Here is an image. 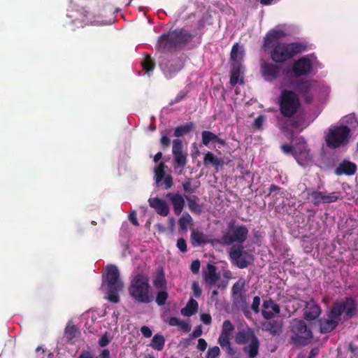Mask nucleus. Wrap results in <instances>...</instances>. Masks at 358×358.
Masks as SVG:
<instances>
[{"instance_id":"obj_1","label":"nucleus","mask_w":358,"mask_h":358,"mask_svg":"<svg viewBox=\"0 0 358 358\" xmlns=\"http://www.w3.org/2000/svg\"><path fill=\"white\" fill-rule=\"evenodd\" d=\"M343 313L345 319H350L356 315L357 305L352 297H345L343 301H336L333 303L327 313V318L322 317L318 320L320 333L327 334L336 329Z\"/></svg>"},{"instance_id":"obj_2","label":"nucleus","mask_w":358,"mask_h":358,"mask_svg":"<svg viewBox=\"0 0 358 358\" xmlns=\"http://www.w3.org/2000/svg\"><path fill=\"white\" fill-rule=\"evenodd\" d=\"M130 296L136 303H150L154 299L150 279L147 274L138 273L134 274L128 288Z\"/></svg>"},{"instance_id":"obj_3","label":"nucleus","mask_w":358,"mask_h":358,"mask_svg":"<svg viewBox=\"0 0 358 358\" xmlns=\"http://www.w3.org/2000/svg\"><path fill=\"white\" fill-rule=\"evenodd\" d=\"M192 38L193 36L185 30L175 29L159 37L157 49L164 53L170 52L180 45L191 41Z\"/></svg>"},{"instance_id":"obj_4","label":"nucleus","mask_w":358,"mask_h":358,"mask_svg":"<svg viewBox=\"0 0 358 358\" xmlns=\"http://www.w3.org/2000/svg\"><path fill=\"white\" fill-rule=\"evenodd\" d=\"M306 50L307 45L303 43H278L271 50L270 57L276 64H285Z\"/></svg>"},{"instance_id":"obj_5","label":"nucleus","mask_w":358,"mask_h":358,"mask_svg":"<svg viewBox=\"0 0 358 358\" xmlns=\"http://www.w3.org/2000/svg\"><path fill=\"white\" fill-rule=\"evenodd\" d=\"M235 343L243 345V352L248 358H256L259 354L260 341L254 330L248 327L238 329L234 337Z\"/></svg>"},{"instance_id":"obj_6","label":"nucleus","mask_w":358,"mask_h":358,"mask_svg":"<svg viewBox=\"0 0 358 358\" xmlns=\"http://www.w3.org/2000/svg\"><path fill=\"white\" fill-rule=\"evenodd\" d=\"M103 284L107 285L106 299L113 303L120 301L119 292L123 289V282L120 279V272L115 265H109L106 268V273L103 275Z\"/></svg>"},{"instance_id":"obj_7","label":"nucleus","mask_w":358,"mask_h":358,"mask_svg":"<svg viewBox=\"0 0 358 358\" xmlns=\"http://www.w3.org/2000/svg\"><path fill=\"white\" fill-rule=\"evenodd\" d=\"M292 335L289 343L296 346H305L312 342L313 334L306 322L300 320H294L291 326Z\"/></svg>"},{"instance_id":"obj_8","label":"nucleus","mask_w":358,"mask_h":358,"mask_svg":"<svg viewBox=\"0 0 358 358\" xmlns=\"http://www.w3.org/2000/svg\"><path fill=\"white\" fill-rule=\"evenodd\" d=\"M301 106L298 94L294 91L283 90L279 97V110L285 117H292Z\"/></svg>"},{"instance_id":"obj_9","label":"nucleus","mask_w":358,"mask_h":358,"mask_svg":"<svg viewBox=\"0 0 358 358\" xmlns=\"http://www.w3.org/2000/svg\"><path fill=\"white\" fill-rule=\"evenodd\" d=\"M227 231L221 238L220 243L224 245H231L234 243L242 245L248 238L249 230L245 225L236 224L235 220L227 224Z\"/></svg>"},{"instance_id":"obj_10","label":"nucleus","mask_w":358,"mask_h":358,"mask_svg":"<svg viewBox=\"0 0 358 358\" xmlns=\"http://www.w3.org/2000/svg\"><path fill=\"white\" fill-rule=\"evenodd\" d=\"M350 136V129L348 126H333L329 129L325 136L327 146L336 149L348 143Z\"/></svg>"},{"instance_id":"obj_11","label":"nucleus","mask_w":358,"mask_h":358,"mask_svg":"<svg viewBox=\"0 0 358 358\" xmlns=\"http://www.w3.org/2000/svg\"><path fill=\"white\" fill-rule=\"evenodd\" d=\"M232 264L239 268H245L253 262V256L244 250L242 245H233L229 252Z\"/></svg>"},{"instance_id":"obj_12","label":"nucleus","mask_w":358,"mask_h":358,"mask_svg":"<svg viewBox=\"0 0 358 358\" xmlns=\"http://www.w3.org/2000/svg\"><path fill=\"white\" fill-rule=\"evenodd\" d=\"M317 82L313 80L307 78H300L294 80L292 83V87L294 89V92L300 95L306 103H311L313 100V94L312 90L314 85Z\"/></svg>"},{"instance_id":"obj_13","label":"nucleus","mask_w":358,"mask_h":358,"mask_svg":"<svg viewBox=\"0 0 358 358\" xmlns=\"http://www.w3.org/2000/svg\"><path fill=\"white\" fill-rule=\"evenodd\" d=\"M234 329L235 327L230 320H224L222 323L221 333L217 339V343L220 345L222 349L230 356H233L236 353L235 350L231 347L230 341Z\"/></svg>"},{"instance_id":"obj_14","label":"nucleus","mask_w":358,"mask_h":358,"mask_svg":"<svg viewBox=\"0 0 358 358\" xmlns=\"http://www.w3.org/2000/svg\"><path fill=\"white\" fill-rule=\"evenodd\" d=\"M172 154L174 169L182 170L187 164V153L183 151V145L180 139L176 138L173 141Z\"/></svg>"},{"instance_id":"obj_15","label":"nucleus","mask_w":358,"mask_h":358,"mask_svg":"<svg viewBox=\"0 0 358 358\" xmlns=\"http://www.w3.org/2000/svg\"><path fill=\"white\" fill-rule=\"evenodd\" d=\"M184 66L182 57L171 59H164L160 63V67L167 78L174 77Z\"/></svg>"},{"instance_id":"obj_16","label":"nucleus","mask_w":358,"mask_h":358,"mask_svg":"<svg viewBox=\"0 0 358 358\" xmlns=\"http://www.w3.org/2000/svg\"><path fill=\"white\" fill-rule=\"evenodd\" d=\"M294 157L300 165H304L312 162L310 155V149L303 138H298L297 143L294 145Z\"/></svg>"},{"instance_id":"obj_17","label":"nucleus","mask_w":358,"mask_h":358,"mask_svg":"<svg viewBox=\"0 0 358 358\" xmlns=\"http://www.w3.org/2000/svg\"><path fill=\"white\" fill-rule=\"evenodd\" d=\"M313 69L311 60L306 56L296 60L292 66V72L297 78L309 75Z\"/></svg>"},{"instance_id":"obj_18","label":"nucleus","mask_w":358,"mask_h":358,"mask_svg":"<svg viewBox=\"0 0 358 358\" xmlns=\"http://www.w3.org/2000/svg\"><path fill=\"white\" fill-rule=\"evenodd\" d=\"M260 72L267 81L276 80L281 75V67L276 63L264 62L261 64Z\"/></svg>"},{"instance_id":"obj_19","label":"nucleus","mask_w":358,"mask_h":358,"mask_svg":"<svg viewBox=\"0 0 358 358\" xmlns=\"http://www.w3.org/2000/svg\"><path fill=\"white\" fill-rule=\"evenodd\" d=\"M308 195L311 198V202L315 206H318L321 203H330L336 202L338 196L336 192H331L328 195H324L322 192L317 190L308 191Z\"/></svg>"},{"instance_id":"obj_20","label":"nucleus","mask_w":358,"mask_h":358,"mask_svg":"<svg viewBox=\"0 0 358 358\" xmlns=\"http://www.w3.org/2000/svg\"><path fill=\"white\" fill-rule=\"evenodd\" d=\"M262 315L265 320H271L280 312V306L272 299L264 300L262 304Z\"/></svg>"},{"instance_id":"obj_21","label":"nucleus","mask_w":358,"mask_h":358,"mask_svg":"<svg viewBox=\"0 0 358 358\" xmlns=\"http://www.w3.org/2000/svg\"><path fill=\"white\" fill-rule=\"evenodd\" d=\"M303 316L306 320L313 321L319 317L321 314V308L313 299L306 301L303 309Z\"/></svg>"},{"instance_id":"obj_22","label":"nucleus","mask_w":358,"mask_h":358,"mask_svg":"<svg viewBox=\"0 0 358 358\" xmlns=\"http://www.w3.org/2000/svg\"><path fill=\"white\" fill-rule=\"evenodd\" d=\"M282 328L283 322L279 320L266 321L262 323V331L268 332L273 337L280 336L282 333Z\"/></svg>"},{"instance_id":"obj_23","label":"nucleus","mask_w":358,"mask_h":358,"mask_svg":"<svg viewBox=\"0 0 358 358\" xmlns=\"http://www.w3.org/2000/svg\"><path fill=\"white\" fill-rule=\"evenodd\" d=\"M286 33L283 30L272 29L269 31L264 38L263 47L265 50L268 48L271 47L275 43H278L279 41L286 36Z\"/></svg>"},{"instance_id":"obj_24","label":"nucleus","mask_w":358,"mask_h":358,"mask_svg":"<svg viewBox=\"0 0 358 358\" xmlns=\"http://www.w3.org/2000/svg\"><path fill=\"white\" fill-rule=\"evenodd\" d=\"M173 206L174 213L180 215L185 206V200L182 196L178 192H169L166 196Z\"/></svg>"},{"instance_id":"obj_25","label":"nucleus","mask_w":358,"mask_h":358,"mask_svg":"<svg viewBox=\"0 0 358 358\" xmlns=\"http://www.w3.org/2000/svg\"><path fill=\"white\" fill-rule=\"evenodd\" d=\"M149 205L153 208L157 214L166 217L169 213V208L166 202L158 197L150 198Z\"/></svg>"},{"instance_id":"obj_26","label":"nucleus","mask_w":358,"mask_h":358,"mask_svg":"<svg viewBox=\"0 0 358 358\" xmlns=\"http://www.w3.org/2000/svg\"><path fill=\"white\" fill-rule=\"evenodd\" d=\"M357 166L355 163L350 161L343 160L335 169V173L337 176L347 175L352 176L356 173Z\"/></svg>"},{"instance_id":"obj_27","label":"nucleus","mask_w":358,"mask_h":358,"mask_svg":"<svg viewBox=\"0 0 358 358\" xmlns=\"http://www.w3.org/2000/svg\"><path fill=\"white\" fill-rule=\"evenodd\" d=\"M210 243L207 235L203 231L193 229L190 234V243L193 248L206 245Z\"/></svg>"},{"instance_id":"obj_28","label":"nucleus","mask_w":358,"mask_h":358,"mask_svg":"<svg viewBox=\"0 0 358 358\" xmlns=\"http://www.w3.org/2000/svg\"><path fill=\"white\" fill-rule=\"evenodd\" d=\"M201 143L205 146H209L210 143H217L218 144L224 146L226 142L224 139L220 138L217 135L210 131H203L201 132Z\"/></svg>"},{"instance_id":"obj_29","label":"nucleus","mask_w":358,"mask_h":358,"mask_svg":"<svg viewBox=\"0 0 358 358\" xmlns=\"http://www.w3.org/2000/svg\"><path fill=\"white\" fill-rule=\"evenodd\" d=\"M203 277L206 284L215 285L220 279V275L217 273V267L213 264H208L206 271L203 272Z\"/></svg>"},{"instance_id":"obj_30","label":"nucleus","mask_w":358,"mask_h":358,"mask_svg":"<svg viewBox=\"0 0 358 358\" xmlns=\"http://www.w3.org/2000/svg\"><path fill=\"white\" fill-rule=\"evenodd\" d=\"M243 66L241 62H233L231 65V76L230 84L231 86H235L237 83L243 84V79L240 78L242 72Z\"/></svg>"},{"instance_id":"obj_31","label":"nucleus","mask_w":358,"mask_h":358,"mask_svg":"<svg viewBox=\"0 0 358 358\" xmlns=\"http://www.w3.org/2000/svg\"><path fill=\"white\" fill-rule=\"evenodd\" d=\"M152 283L157 289H167V281L162 268H159L153 275Z\"/></svg>"},{"instance_id":"obj_32","label":"nucleus","mask_w":358,"mask_h":358,"mask_svg":"<svg viewBox=\"0 0 358 358\" xmlns=\"http://www.w3.org/2000/svg\"><path fill=\"white\" fill-rule=\"evenodd\" d=\"M203 164L205 166H213L217 169L220 166L223 165V161L214 155L211 152H207L203 157Z\"/></svg>"},{"instance_id":"obj_33","label":"nucleus","mask_w":358,"mask_h":358,"mask_svg":"<svg viewBox=\"0 0 358 358\" xmlns=\"http://www.w3.org/2000/svg\"><path fill=\"white\" fill-rule=\"evenodd\" d=\"M285 124L290 125L292 127L299 131H302L305 128L308 127V124L303 117L296 116L292 120H287Z\"/></svg>"},{"instance_id":"obj_34","label":"nucleus","mask_w":358,"mask_h":358,"mask_svg":"<svg viewBox=\"0 0 358 358\" xmlns=\"http://www.w3.org/2000/svg\"><path fill=\"white\" fill-rule=\"evenodd\" d=\"M198 308V302L195 299L191 298L187 302L186 306L181 310V313L186 317H190L197 312Z\"/></svg>"},{"instance_id":"obj_35","label":"nucleus","mask_w":358,"mask_h":358,"mask_svg":"<svg viewBox=\"0 0 358 358\" xmlns=\"http://www.w3.org/2000/svg\"><path fill=\"white\" fill-rule=\"evenodd\" d=\"M194 128V124L192 122H187L176 127L173 135L177 138L182 137L190 133Z\"/></svg>"},{"instance_id":"obj_36","label":"nucleus","mask_w":358,"mask_h":358,"mask_svg":"<svg viewBox=\"0 0 358 358\" xmlns=\"http://www.w3.org/2000/svg\"><path fill=\"white\" fill-rule=\"evenodd\" d=\"M244 56V51L242 47L236 43L231 48L230 57L233 62H241Z\"/></svg>"},{"instance_id":"obj_37","label":"nucleus","mask_w":358,"mask_h":358,"mask_svg":"<svg viewBox=\"0 0 358 358\" xmlns=\"http://www.w3.org/2000/svg\"><path fill=\"white\" fill-rule=\"evenodd\" d=\"M245 287V281L243 280H239L235 282L231 288L232 296L234 299L238 296L242 300L245 299V296L243 294V291Z\"/></svg>"},{"instance_id":"obj_38","label":"nucleus","mask_w":358,"mask_h":358,"mask_svg":"<svg viewBox=\"0 0 358 358\" xmlns=\"http://www.w3.org/2000/svg\"><path fill=\"white\" fill-rule=\"evenodd\" d=\"M193 222V219L188 213H185L178 220L179 231L186 232L187 227Z\"/></svg>"},{"instance_id":"obj_39","label":"nucleus","mask_w":358,"mask_h":358,"mask_svg":"<svg viewBox=\"0 0 358 358\" xmlns=\"http://www.w3.org/2000/svg\"><path fill=\"white\" fill-rule=\"evenodd\" d=\"M165 345V339L164 336L161 334H157L151 340L150 343V346L154 350L161 351L163 350Z\"/></svg>"},{"instance_id":"obj_40","label":"nucleus","mask_w":358,"mask_h":358,"mask_svg":"<svg viewBox=\"0 0 358 358\" xmlns=\"http://www.w3.org/2000/svg\"><path fill=\"white\" fill-rule=\"evenodd\" d=\"M187 205L189 210L197 215H200L202 212V209L201 206L197 203V200L199 198L196 196H193L192 197L186 196L185 197Z\"/></svg>"},{"instance_id":"obj_41","label":"nucleus","mask_w":358,"mask_h":358,"mask_svg":"<svg viewBox=\"0 0 358 358\" xmlns=\"http://www.w3.org/2000/svg\"><path fill=\"white\" fill-rule=\"evenodd\" d=\"M166 168H167V166L165 164V163L160 162L154 169L155 181L158 186L165 176Z\"/></svg>"},{"instance_id":"obj_42","label":"nucleus","mask_w":358,"mask_h":358,"mask_svg":"<svg viewBox=\"0 0 358 358\" xmlns=\"http://www.w3.org/2000/svg\"><path fill=\"white\" fill-rule=\"evenodd\" d=\"M142 66L143 70H145L148 75L154 70L155 62L150 55H145L142 62Z\"/></svg>"},{"instance_id":"obj_43","label":"nucleus","mask_w":358,"mask_h":358,"mask_svg":"<svg viewBox=\"0 0 358 358\" xmlns=\"http://www.w3.org/2000/svg\"><path fill=\"white\" fill-rule=\"evenodd\" d=\"M168 297L169 294L166 289H159V292L157 293L155 297V302L159 306H164L166 304Z\"/></svg>"},{"instance_id":"obj_44","label":"nucleus","mask_w":358,"mask_h":358,"mask_svg":"<svg viewBox=\"0 0 358 358\" xmlns=\"http://www.w3.org/2000/svg\"><path fill=\"white\" fill-rule=\"evenodd\" d=\"M182 188L185 193L192 194L195 192L197 186H192V179L187 178L182 182Z\"/></svg>"},{"instance_id":"obj_45","label":"nucleus","mask_w":358,"mask_h":358,"mask_svg":"<svg viewBox=\"0 0 358 358\" xmlns=\"http://www.w3.org/2000/svg\"><path fill=\"white\" fill-rule=\"evenodd\" d=\"M161 134H162V136L160 139V143L163 148H167L170 146L171 144V140L168 136L169 131H162Z\"/></svg>"},{"instance_id":"obj_46","label":"nucleus","mask_w":358,"mask_h":358,"mask_svg":"<svg viewBox=\"0 0 358 358\" xmlns=\"http://www.w3.org/2000/svg\"><path fill=\"white\" fill-rule=\"evenodd\" d=\"M220 354V350L217 346L209 348L206 353V358H216Z\"/></svg>"},{"instance_id":"obj_47","label":"nucleus","mask_w":358,"mask_h":358,"mask_svg":"<svg viewBox=\"0 0 358 358\" xmlns=\"http://www.w3.org/2000/svg\"><path fill=\"white\" fill-rule=\"evenodd\" d=\"M264 121V117L263 115L258 116L252 124V127L255 129L261 130L262 129L263 123Z\"/></svg>"},{"instance_id":"obj_48","label":"nucleus","mask_w":358,"mask_h":358,"mask_svg":"<svg viewBox=\"0 0 358 358\" xmlns=\"http://www.w3.org/2000/svg\"><path fill=\"white\" fill-rule=\"evenodd\" d=\"M187 95V91L181 90L178 92L176 96L172 100L170 103L171 105L173 103H177L184 99Z\"/></svg>"},{"instance_id":"obj_49","label":"nucleus","mask_w":358,"mask_h":358,"mask_svg":"<svg viewBox=\"0 0 358 358\" xmlns=\"http://www.w3.org/2000/svg\"><path fill=\"white\" fill-rule=\"evenodd\" d=\"M176 246L182 253H185L187 251L186 241L183 238H180L178 239Z\"/></svg>"},{"instance_id":"obj_50","label":"nucleus","mask_w":358,"mask_h":358,"mask_svg":"<svg viewBox=\"0 0 358 358\" xmlns=\"http://www.w3.org/2000/svg\"><path fill=\"white\" fill-rule=\"evenodd\" d=\"M260 301H261L260 297L258 296H256L253 298L251 308L255 313H259L260 311V310H259Z\"/></svg>"},{"instance_id":"obj_51","label":"nucleus","mask_w":358,"mask_h":358,"mask_svg":"<svg viewBox=\"0 0 358 358\" xmlns=\"http://www.w3.org/2000/svg\"><path fill=\"white\" fill-rule=\"evenodd\" d=\"M280 148L283 153L286 155L291 154L294 156V146L289 144H282Z\"/></svg>"},{"instance_id":"obj_52","label":"nucleus","mask_w":358,"mask_h":358,"mask_svg":"<svg viewBox=\"0 0 358 358\" xmlns=\"http://www.w3.org/2000/svg\"><path fill=\"white\" fill-rule=\"evenodd\" d=\"M76 328L75 326L67 327L66 329V336L69 340H71L76 336Z\"/></svg>"},{"instance_id":"obj_53","label":"nucleus","mask_w":358,"mask_h":358,"mask_svg":"<svg viewBox=\"0 0 358 358\" xmlns=\"http://www.w3.org/2000/svg\"><path fill=\"white\" fill-rule=\"evenodd\" d=\"M78 13L80 15L81 18L76 17L74 21L80 20L82 22H85V18H87L89 11L87 10L85 8H80L77 10Z\"/></svg>"},{"instance_id":"obj_54","label":"nucleus","mask_w":358,"mask_h":358,"mask_svg":"<svg viewBox=\"0 0 358 358\" xmlns=\"http://www.w3.org/2000/svg\"><path fill=\"white\" fill-rule=\"evenodd\" d=\"M200 269V261L199 259L194 260L190 265V270L193 274H197Z\"/></svg>"},{"instance_id":"obj_55","label":"nucleus","mask_w":358,"mask_h":358,"mask_svg":"<svg viewBox=\"0 0 358 358\" xmlns=\"http://www.w3.org/2000/svg\"><path fill=\"white\" fill-rule=\"evenodd\" d=\"M192 291L195 297L199 298L202 294V290L200 288L198 282H194L192 286Z\"/></svg>"},{"instance_id":"obj_56","label":"nucleus","mask_w":358,"mask_h":358,"mask_svg":"<svg viewBox=\"0 0 358 358\" xmlns=\"http://www.w3.org/2000/svg\"><path fill=\"white\" fill-rule=\"evenodd\" d=\"M110 343V339L107 336V333L103 334L99 340V345L100 347L103 348L108 345Z\"/></svg>"},{"instance_id":"obj_57","label":"nucleus","mask_w":358,"mask_h":358,"mask_svg":"<svg viewBox=\"0 0 358 358\" xmlns=\"http://www.w3.org/2000/svg\"><path fill=\"white\" fill-rule=\"evenodd\" d=\"M164 189H169L173 186V178L171 175H168L164 178Z\"/></svg>"},{"instance_id":"obj_58","label":"nucleus","mask_w":358,"mask_h":358,"mask_svg":"<svg viewBox=\"0 0 358 358\" xmlns=\"http://www.w3.org/2000/svg\"><path fill=\"white\" fill-rule=\"evenodd\" d=\"M201 320L204 324H210L212 322L211 315L208 313H203L201 315Z\"/></svg>"},{"instance_id":"obj_59","label":"nucleus","mask_w":358,"mask_h":358,"mask_svg":"<svg viewBox=\"0 0 358 358\" xmlns=\"http://www.w3.org/2000/svg\"><path fill=\"white\" fill-rule=\"evenodd\" d=\"M141 332L145 338H150L152 334V330L147 326H143L141 328Z\"/></svg>"},{"instance_id":"obj_60","label":"nucleus","mask_w":358,"mask_h":358,"mask_svg":"<svg viewBox=\"0 0 358 358\" xmlns=\"http://www.w3.org/2000/svg\"><path fill=\"white\" fill-rule=\"evenodd\" d=\"M203 331L201 329V326L196 327L194 330L189 335L191 338H199L201 336Z\"/></svg>"},{"instance_id":"obj_61","label":"nucleus","mask_w":358,"mask_h":358,"mask_svg":"<svg viewBox=\"0 0 358 358\" xmlns=\"http://www.w3.org/2000/svg\"><path fill=\"white\" fill-rule=\"evenodd\" d=\"M129 220L134 226L137 227L139 225L136 211L134 210L129 214Z\"/></svg>"},{"instance_id":"obj_62","label":"nucleus","mask_w":358,"mask_h":358,"mask_svg":"<svg viewBox=\"0 0 358 358\" xmlns=\"http://www.w3.org/2000/svg\"><path fill=\"white\" fill-rule=\"evenodd\" d=\"M178 327H180V329L185 333H187L191 330V325L188 322L183 321L180 322Z\"/></svg>"},{"instance_id":"obj_63","label":"nucleus","mask_w":358,"mask_h":358,"mask_svg":"<svg viewBox=\"0 0 358 358\" xmlns=\"http://www.w3.org/2000/svg\"><path fill=\"white\" fill-rule=\"evenodd\" d=\"M281 189V188L279 186H277L276 185H271L268 187V193L267 194V196H270L273 192H275V194H278L279 193V191Z\"/></svg>"},{"instance_id":"obj_64","label":"nucleus","mask_w":358,"mask_h":358,"mask_svg":"<svg viewBox=\"0 0 358 358\" xmlns=\"http://www.w3.org/2000/svg\"><path fill=\"white\" fill-rule=\"evenodd\" d=\"M207 348V343L203 338L198 340L197 349L200 351H204Z\"/></svg>"}]
</instances>
